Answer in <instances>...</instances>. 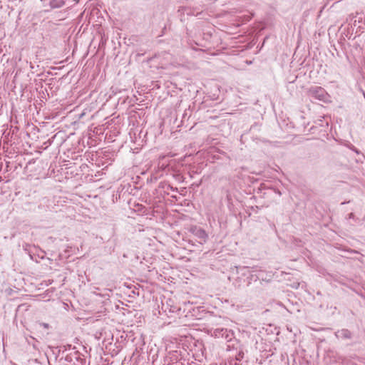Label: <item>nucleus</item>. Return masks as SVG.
<instances>
[{"instance_id": "13", "label": "nucleus", "mask_w": 365, "mask_h": 365, "mask_svg": "<svg viewBox=\"0 0 365 365\" xmlns=\"http://www.w3.org/2000/svg\"><path fill=\"white\" fill-rule=\"evenodd\" d=\"M315 97L317 99H319V97L317 96V95H316Z\"/></svg>"}, {"instance_id": "2", "label": "nucleus", "mask_w": 365, "mask_h": 365, "mask_svg": "<svg viewBox=\"0 0 365 365\" xmlns=\"http://www.w3.org/2000/svg\"><path fill=\"white\" fill-rule=\"evenodd\" d=\"M189 232L196 238L197 242L204 245L207 239L208 235L205 230L196 225L191 226Z\"/></svg>"}, {"instance_id": "11", "label": "nucleus", "mask_w": 365, "mask_h": 365, "mask_svg": "<svg viewBox=\"0 0 365 365\" xmlns=\"http://www.w3.org/2000/svg\"><path fill=\"white\" fill-rule=\"evenodd\" d=\"M168 188H170L171 190H174V189H173V187H171L170 185H168Z\"/></svg>"}, {"instance_id": "12", "label": "nucleus", "mask_w": 365, "mask_h": 365, "mask_svg": "<svg viewBox=\"0 0 365 365\" xmlns=\"http://www.w3.org/2000/svg\"><path fill=\"white\" fill-rule=\"evenodd\" d=\"M277 194H279V195H281V192H280V191H277Z\"/></svg>"}, {"instance_id": "3", "label": "nucleus", "mask_w": 365, "mask_h": 365, "mask_svg": "<svg viewBox=\"0 0 365 365\" xmlns=\"http://www.w3.org/2000/svg\"><path fill=\"white\" fill-rule=\"evenodd\" d=\"M214 334L215 336L224 338L227 341L231 340L232 337V332L227 329H216L214 331Z\"/></svg>"}, {"instance_id": "4", "label": "nucleus", "mask_w": 365, "mask_h": 365, "mask_svg": "<svg viewBox=\"0 0 365 365\" xmlns=\"http://www.w3.org/2000/svg\"><path fill=\"white\" fill-rule=\"evenodd\" d=\"M336 336L337 338H341V339H351V333L349 330L344 329L338 331L336 333Z\"/></svg>"}, {"instance_id": "5", "label": "nucleus", "mask_w": 365, "mask_h": 365, "mask_svg": "<svg viewBox=\"0 0 365 365\" xmlns=\"http://www.w3.org/2000/svg\"><path fill=\"white\" fill-rule=\"evenodd\" d=\"M64 4V1L63 0H52L51 2V5L53 8H59Z\"/></svg>"}, {"instance_id": "7", "label": "nucleus", "mask_w": 365, "mask_h": 365, "mask_svg": "<svg viewBox=\"0 0 365 365\" xmlns=\"http://www.w3.org/2000/svg\"><path fill=\"white\" fill-rule=\"evenodd\" d=\"M38 324H39L40 327H42L44 329H48L49 328V324H47V323L41 322Z\"/></svg>"}, {"instance_id": "6", "label": "nucleus", "mask_w": 365, "mask_h": 365, "mask_svg": "<svg viewBox=\"0 0 365 365\" xmlns=\"http://www.w3.org/2000/svg\"><path fill=\"white\" fill-rule=\"evenodd\" d=\"M321 101H323L324 103L331 102L330 96L326 94L324 96L322 93V88H321Z\"/></svg>"}, {"instance_id": "1", "label": "nucleus", "mask_w": 365, "mask_h": 365, "mask_svg": "<svg viewBox=\"0 0 365 365\" xmlns=\"http://www.w3.org/2000/svg\"><path fill=\"white\" fill-rule=\"evenodd\" d=\"M237 269L238 277L236 283L238 284L239 287L242 285L249 286L253 280L256 281L258 278L253 274L252 269L248 267H237Z\"/></svg>"}, {"instance_id": "10", "label": "nucleus", "mask_w": 365, "mask_h": 365, "mask_svg": "<svg viewBox=\"0 0 365 365\" xmlns=\"http://www.w3.org/2000/svg\"><path fill=\"white\" fill-rule=\"evenodd\" d=\"M28 246H29V245H28V244H26L25 245H23L24 249L25 250H27V247H28Z\"/></svg>"}, {"instance_id": "9", "label": "nucleus", "mask_w": 365, "mask_h": 365, "mask_svg": "<svg viewBox=\"0 0 365 365\" xmlns=\"http://www.w3.org/2000/svg\"><path fill=\"white\" fill-rule=\"evenodd\" d=\"M320 122H321V127L324 126V123H325V125H326L327 126H328V122H327V121H325V122H324V120L323 119H322V118H321Z\"/></svg>"}, {"instance_id": "8", "label": "nucleus", "mask_w": 365, "mask_h": 365, "mask_svg": "<svg viewBox=\"0 0 365 365\" xmlns=\"http://www.w3.org/2000/svg\"><path fill=\"white\" fill-rule=\"evenodd\" d=\"M349 219H353V220H354L355 221H357V220H358V218H356V217H355L354 214V213H352V212H351V213H349Z\"/></svg>"}]
</instances>
